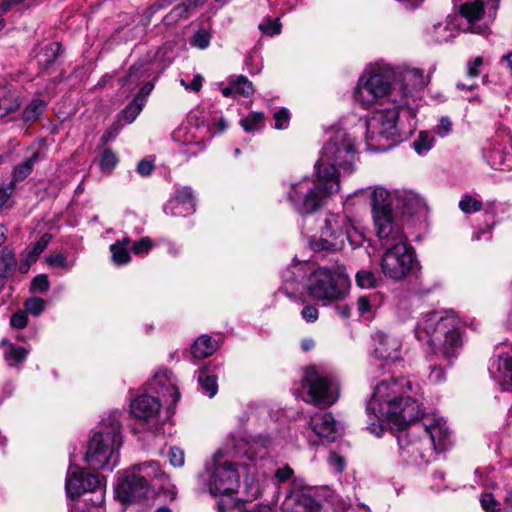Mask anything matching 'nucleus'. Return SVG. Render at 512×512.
<instances>
[{
    "label": "nucleus",
    "instance_id": "nucleus-15",
    "mask_svg": "<svg viewBox=\"0 0 512 512\" xmlns=\"http://www.w3.org/2000/svg\"><path fill=\"white\" fill-rule=\"evenodd\" d=\"M302 388L307 392L308 402L322 407L331 406L338 399V386L314 367L305 370Z\"/></svg>",
    "mask_w": 512,
    "mask_h": 512
},
{
    "label": "nucleus",
    "instance_id": "nucleus-59",
    "mask_svg": "<svg viewBox=\"0 0 512 512\" xmlns=\"http://www.w3.org/2000/svg\"><path fill=\"white\" fill-rule=\"evenodd\" d=\"M275 128L278 130L286 129L290 120V113L287 109L282 108L274 113Z\"/></svg>",
    "mask_w": 512,
    "mask_h": 512
},
{
    "label": "nucleus",
    "instance_id": "nucleus-60",
    "mask_svg": "<svg viewBox=\"0 0 512 512\" xmlns=\"http://www.w3.org/2000/svg\"><path fill=\"white\" fill-rule=\"evenodd\" d=\"M45 262L50 267L68 268L67 258L62 253L50 254L45 258Z\"/></svg>",
    "mask_w": 512,
    "mask_h": 512
},
{
    "label": "nucleus",
    "instance_id": "nucleus-8",
    "mask_svg": "<svg viewBox=\"0 0 512 512\" xmlns=\"http://www.w3.org/2000/svg\"><path fill=\"white\" fill-rule=\"evenodd\" d=\"M346 240L356 247L361 244L363 236L348 216L329 213L324 219L320 237L311 241L310 247L315 252H337L344 248Z\"/></svg>",
    "mask_w": 512,
    "mask_h": 512
},
{
    "label": "nucleus",
    "instance_id": "nucleus-11",
    "mask_svg": "<svg viewBox=\"0 0 512 512\" xmlns=\"http://www.w3.org/2000/svg\"><path fill=\"white\" fill-rule=\"evenodd\" d=\"M213 496H231L239 487V474L232 462L224 459V452L218 450L212 459V465L200 475Z\"/></svg>",
    "mask_w": 512,
    "mask_h": 512
},
{
    "label": "nucleus",
    "instance_id": "nucleus-12",
    "mask_svg": "<svg viewBox=\"0 0 512 512\" xmlns=\"http://www.w3.org/2000/svg\"><path fill=\"white\" fill-rule=\"evenodd\" d=\"M65 489L70 498H78L85 492H91L93 497L89 501L97 508H100L105 501L101 479L97 475L86 473L73 465H70L67 471Z\"/></svg>",
    "mask_w": 512,
    "mask_h": 512
},
{
    "label": "nucleus",
    "instance_id": "nucleus-41",
    "mask_svg": "<svg viewBox=\"0 0 512 512\" xmlns=\"http://www.w3.org/2000/svg\"><path fill=\"white\" fill-rule=\"evenodd\" d=\"M456 24L453 20L448 21L445 25L437 24L433 26V35L436 42H447L452 39L455 34Z\"/></svg>",
    "mask_w": 512,
    "mask_h": 512
},
{
    "label": "nucleus",
    "instance_id": "nucleus-23",
    "mask_svg": "<svg viewBox=\"0 0 512 512\" xmlns=\"http://www.w3.org/2000/svg\"><path fill=\"white\" fill-rule=\"evenodd\" d=\"M155 56V53H148L144 58H141L134 63L130 67L127 75L120 79L121 86L126 88L129 92L138 85L142 78L149 77Z\"/></svg>",
    "mask_w": 512,
    "mask_h": 512
},
{
    "label": "nucleus",
    "instance_id": "nucleus-61",
    "mask_svg": "<svg viewBox=\"0 0 512 512\" xmlns=\"http://www.w3.org/2000/svg\"><path fill=\"white\" fill-rule=\"evenodd\" d=\"M452 121L449 117L443 116L439 120V124L434 128V132L440 137H446L452 131Z\"/></svg>",
    "mask_w": 512,
    "mask_h": 512
},
{
    "label": "nucleus",
    "instance_id": "nucleus-42",
    "mask_svg": "<svg viewBox=\"0 0 512 512\" xmlns=\"http://www.w3.org/2000/svg\"><path fill=\"white\" fill-rule=\"evenodd\" d=\"M198 382L201 386V389L207 393L209 398H212L216 395L218 391V385L215 376L207 375L204 369L200 370L198 374Z\"/></svg>",
    "mask_w": 512,
    "mask_h": 512
},
{
    "label": "nucleus",
    "instance_id": "nucleus-26",
    "mask_svg": "<svg viewBox=\"0 0 512 512\" xmlns=\"http://www.w3.org/2000/svg\"><path fill=\"white\" fill-rule=\"evenodd\" d=\"M310 427L320 437L334 441L339 435V427L331 413L315 414L310 419Z\"/></svg>",
    "mask_w": 512,
    "mask_h": 512
},
{
    "label": "nucleus",
    "instance_id": "nucleus-2",
    "mask_svg": "<svg viewBox=\"0 0 512 512\" xmlns=\"http://www.w3.org/2000/svg\"><path fill=\"white\" fill-rule=\"evenodd\" d=\"M414 332L421 343L446 359L454 357L462 345L461 320L453 311L423 314L418 319Z\"/></svg>",
    "mask_w": 512,
    "mask_h": 512
},
{
    "label": "nucleus",
    "instance_id": "nucleus-4",
    "mask_svg": "<svg viewBox=\"0 0 512 512\" xmlns=\"http://www.w3.org/2000/svg\"><path fill=\"white\" fill-rule=\"evenodd\" d=\"M377 237L381 245L386 247L380 262L381 271L386 278L399 282L419 274L421 264L403 228H394L385 237Z\"/></svg>",
    "mask_w": 512,
    "mask_h": 512
},
{
    "label": "nucleus",
    "instance_id": "nucleus-13",
    "mask_svg": "<svg viewBox=\"0 0 512 512\" xmlns=\"http://www.w3.org/2000/svg\"><path fill=\"white\" fill-rule=\"evenodd\" d=\"M459 12L467 21L463 31L484 34L495 18L499 0H457Z\"/></svg>",
    "mask_w": 512,
    "mask_h": 512
},
{
    "label": "nucleus",
    "instance_id": "nucleus-54",
    "mask_svg": "<svg viewBox=\"0 0 512 512\" xmlns=\"http://www.w3.org/2000/svg\"><path fill=\"white\" fill-rule=\"evenodd\" d=\"M305 264L296 263L288 268L282 275L285 285L289 282H298L303 276Z\"/></svg>",
    "mask_w": 512,
    "mask_h": 512
},
{
    "label": "nucleus",
    "instance_id": "nucleus-14",
    "mask_svg": "<svg viewBox=\"0 0 512 512\" xmlns=\"http://www.w3.org/2000/svg\"><path fill=\"white\" fill-rule=\"evenodd\" d=\"M395 204L394 190L389 191L382 186H375L371 193L372 216L377 235L386 236L394 228H402L395 220L392 205Z\"/></svg>",
    "mask_w": 512,
    "mask_h": 512
},
{
    "label": "nucleus",
    "instance_id": "nucleus-6",
    "mask_svg": "<svg viewBox=\"0 0 512 512\" xmlns=\"http://www.w3.org/2000/svg\"><path fill=\"white\" fill-rule=\"evenodd\" d=\"M122 442L120 414L115 412L93 434L85 457L88 466L93 470H112L119 462Z\"/></svg>",
    "mask_w": 512,
    "mask_h": 512
},
{
    "label": "nucleus",
    "instance_id": "nucleus-16",
    "mask_svg": "<svg viewBox=\"0 0 512 512\" xmlns=\"http://www.w3.org/2000/svg\"><path fill=\"white\" fill-rule=\"evenodd\" d=\"M150 491L148 480L141 476L134 465L118 473L115 486L116 497L123 503H132L145 498Z\"/></svg>",
    "mask_w": 512,
    "mask_h": 512
},
{
    "label": "nucleus",
    "instance_id": "nucleus-40",
    "mask_svg": "<svg viewBox=\"0 0 512 512\" xmlns=\"http://www.w3.org/2000/svg\"><path fill=\"white\" fill-rule=\"evenodd\" d=\"M241 127L247 133H253L264 126V114L262 112H252L240 121Z\"/></svg>",
    "mask_w": 512,
    "mask_h": 512
},
{
    "label": "nucleus",
    "instance_id": "nucleus-7",
    "mask_svg": "<svg viewBox=\"0 0 512 512\" xmlns=\"http://www.w3.org/2000/svg\"><path fill=\"white\" fill-rule=\"evenodd\" d=\"M356 153L355 138L344 129H332L315 163V169H322L328 177L339 181L342 172L350 174L355 170Z\"/></svg>",
    "mask_w": 512,
    "mask_h": 512
},
{
    "label": "nucleus",
    "instance_id": "nucleus-47",
    "mask_svg": "<svg viewBox=\"0 0 512 512\" xmlns=\"http://www.w3.org/2000/svg\"><path fill=\"white\" fill-rule=\"evenodd\" d=\"M236 454L241 457H246L250 461H254L258 457L262 458L265 456L264 451L257 450V443H246L244 441L240 443V446L237 449Z\"/></svg>",
    "mask_w": 512,
    "mask_h": 512
},
{
    "label": "nucleus",
    "instance_id": "nucleus-35",
    "mask_svg": "<svg viewBox=\"0 0 512 512\" xmlns=\"http://www.w3.org/2000/svg\"><path fill=\"white\" fill-rule=\"evenodd\" d=\"M357 311L361 317L370 319L378 308V297L375 294L364 295L357 299Z\"/></svg>",
    "mask_w": 512,
    "mask_h": 512
},
{
    "label": "nucleus",
    "instance_id": "nucleus-10",
    "mask_svg": "<svg viewBox=\"0 0 512 512\" xmlns=\"http://www.w3.org/2000/svg\"><path fill=\"white\" fill-rule=\"evenodd\" d=\"M407 100L400 98L399 101L383 106L369 118L366 123L367 146L373 150H385L381 140L397 141L400 136L398 128L399 113L406 105Z\"/></svg>",
    "mask_w": 512,
    "mask_h": 512
},
{
    "label": "nucleus",
    "instance_id": "nucleus-55",
    "mask_svg": "<svg viewBox=\"0 0 512 512\" xmlns=\"http://www.w3.org/2000/svg\"><path fill=\"white\" fill-rule=\"evenodd\" d=\"M480 503L485 512H500V504L491 493H483L480 497Z\"/></svg>",
    "mask_w": 512,
    "mask_h": 512
},
{
    "label": "nucleus",
    "instance_id": "nucleus-21",
    "mask_svg": "<svg viewBox=\"0 0 512 512\" xmlns=\"http://www.w3.org/2000/svg\"><path fill=\"white\" fill-rule=\"evenodd\" d=\"M195 211V199L190 187H182L176 191L164 207V212L171 216H187Z\"/></svg>",
    "mask_w": 512,
    "mask_h": 512
},
{
    "label": "nucleus",
    "instance_id": "nucleus-49",
    "mask_svg": "<svg viewBox=\"0 0 512 512\" xmlns=\"http://www.w3.org/2000/svg\"><path fill=\"white\" fill-rule=\"evenodd\" d=\"M118 162L119 159L117 155L113 151L106 149L100 157V169L105 173H111L117 166Z\"/></svg>",
    "mask_w": 512,
    "mask_h": 512
},
{
    "label": "nucleus",
    "instance_id": "nucleus-62",
    "mask_svg": "<svg viewBox=\"0 0 512 512\" xmlns=\"http://www.w3.org/2000/svg\"><path fill=\"white\" fill-rule=\"evenodd\" d=\"M245 488L247 492V497L249 499H256L262 493V489L259 482L255 481L253 478L249 479L248 477H246Z\"/></svg>",
    "mask_w": 512,
    "mask_h": 512
},
{
    "label": "nucleus",
    "instance_id": "nucleus-18",
    "mask_svg": "<svg viewBox=\"0 0 512 512\" xmlns=\"http://www.w3.org/2000/svg\"><path fill=\"white\" fill-rule=\"evenodd\" d=\"M416 428H422L431 440L437 452L444 451L451 443V433L446 421L442 417L425 416L421 423L415 424Z\"/></svg>",
    "mask_w": 512,
    "mask_h": 512
},
{
    "label": "nucleus",
    "instance_id": "nucleus-38",
    "mask_svg": "<svg viewBox=\"0 0 512 512\" xmlns=\"http://www.w3.org/2000/svg\"><path fill=\"white\" fill-rule=\"evenodd\" d=\"M290 500L294 501V505L291 509V512H318L319 505L318 503L309 496L306 495H297L294 498H290Z\"/></svg>",
    "mask_w": 512,
    "mask_h": 512
},
{
    "label": "nucleus",
    "instance_id": "nucleus-27",
    "mask_svg": "<svg viewBox=\"0 0 512 512\" xmlns=\"http://www.w3.org/2000/svg\"><path fill=\"white\" fill-rule=\"evenodd\" d=\"M401 77L403 85L401 89H397V92H405V98L412 90L422 89L430 81L429 75H425L422 69L415 67H404Z\"/></svg>",
    "mask_w": 512,
    "mask_h": 512
},
{
    "label": "nucleus",
    "instance_id": "nucleus-52",
    "mask_svg": "<svg viewBox=\"0 0 512 512\" xmlns=\"http://www.w3.org/2000/svg\"><path fill=\"white\" fill-rule=\"evenodd\" d=\"M482 207V202L470 195H465L459 202V208L464 213L478 212Z\"/></svg>",
    "mask_w": 512,
    "mask_h": 512
},
{
    "label": "nucleus",
    "instance_id": "nucleus-48",
    "mask_svg": "<svg viewBox=\"0 0 512 512\" xmlns=\"http://www.w3.org/2000/svg\"><path fill=\"white\" fill-rule=\"evenodd\" d=\"M211 38V33L208 30L201 28L190 38V44L194 48L204 50L209 47Z\"/></svg>",
    "mask_w": 512,
    "mask_h": 512
},
{
    "label": "nucleus",
    "instance_id": "nucleus-43",
    "mask_svg": "<svg viewBox=\"0 0 512 512\" xmlns=\"http://www.w3.org/2000/svg\"><path fill=\"white\" fill-rule=\"evenodd\" d=\"M144 98L135 97L133 101L122 111V117L127 123H132L144 107Z\"/></svg>",
    "mask_w": 512,
    "mask_h": 512
},
{
    "label": "nucleus",
    "instance_id": "nucleus-57",
    "mask_svg": "<svg viewBox=\"0 0 512 512\" xmlns=\"http://www.w3.org/2000/svg\"><path fill=\"white\" fill-rule=\"evenodd\" d=\"M50 288V282L46 274H39L32 280L31 291L33 293H44Z\"/></svg>",
    "mask_w": 512,
    "mask_h": 512
},
{
    "label": "nucleus",
    "instance_id": "nucleus-1",
    "mask_svg": "<svg viewBox=\"0 0 512 512\" xmlns=\"http://www.w3.org/2000/svg\"><path fill=\"white\" fill-rule=\"evenodd\" d=\"M420 387L406 377L379 382L366 405L370 433L381 437L385 423L402 431L422 415Z\"/></svg>",
    "mask_w": 512,
    "mask_h": 512
},
{
    "label": "nucleus",
    "instance_id": "nucleus-34",
    "mask_svg": "<svg viewBox=\"0 0 512 512\" xmlns=\"http://www.w3.org/2000/svg\"><path fill=\"white\" fill-rule=\"evenodd\" d=\"M39 153L35 152L33 155L26 159L23 163L17 165L12 173V179L9 183H13L16 187V183L26 179L32 172L34 164L38 161Z\"/></svg>",
    "mask_w": 512,
    "mask_h": 512
},
{
    "label": "nucleus",
    "instance_id": "nucleus-19",
    "mask_svg": "<svg viewBox=\"0 0 512 512\" xmlns=\"http://www.w3.org/2000/svg\"><path fill=\"white\" fill-rule=\"evenodd\" d=\"M374 354L377 358L385 361H395L399 359L402 343L399 338L377 331L372 335Z\"/></svg>",
    "mask_w": 512,
    "mask_h": 512
},
{
    "label": "nucleus",
    "instance_id": "nucleus-36",
    "mask_svg": "<svg viewBox=\"0 0 512 512\" xmlns=\"http://www.w3.org/2000/svg\"><path fill=\"white\" fill-rule=\"evenodd\" d=\"M52 239V235L44 233L35 243H31L23 252V257H28L29 262H36L41 253L46 249Z\"/></svg>",
    "mask_w": 512,
    "mask_h": 512
},
{
    "label": "nucleus",
    "instance_id": "nucleus-64",
    "mask_svg": "<svg viewBox=\"0 0 512 512\" xmlns=\"http://www.w3.org/2000/svg\"><path fill=\"white\" fill-rule=\"evenodd\" d=\"M483 65V58L478 56L467 63V77L476 78L480 74V67Z\"/></svg>",
    "mask_w": 512,
    "mask_h": 512
},
{
    "label": "nucleus",
    "instance_id": "nucleus-33",
    "mask_svg": "<svg viewBox=\"0 0 512 512\" xmlns=\"http://www.w3.org/2000/svg\"><path fill=\"white\" fill-rule=\"evenodd\" d=\"M217 349V343L208 335L196 339L191 348L194 358L203 359L212 355Z\"/></svg>",
    "mask_w": 512,
    "mask_h": 512
},
{
    "label": "nucleus",
    "instance_id": "nucleus-3",
    "mask_svg": "<svg viewBox=\"0 0 512 512\" xmlns=\"http://www.w3.org/2000/svg\"><path fill=\"white\" fill-rule=\"evenodd\" d=\"M353 96L362 108L376 109L405 98V92H397L395 72L391 66L375 64L369 65L362 72Z\"/></svg>",
    "mask_w": 512,
    "mask_h": 512
},
{
    "label": "nucleus",
    "instance_id": "nucleus-32",
    "mask_svg": "<svg viewBox=\"0 0 512 512\" xmlns=\"http://www.w3.org/2000/svg\"><path fill=\"white\" fill-rule=\"evenodd\" d=\"M47 103L40 99H32L22 110L21 119L25 124L36 122L45 112Z\"/></svg>",
    "mask_w": 512,
    "mask_h": 512
},
{
    "label": "nucleus",
    "instance_id": "nucleus-53",
    "mask_svg": "<svg viewBox=\"0 0 512 512\" xmlns=\"http://www.w3.org/2000/svg\"><path fill=\"white\" fill-rule=\"evenodd\" d=\"M356 283L361 288H372L376 285V275L369 270H361L356 274Z\"/></svg>",
    "mask_w": 512,
    "mask_h": 512
},
{
    "label": "nucleus",
    "instance_id": "nucleus-46",
    "mask_svg": "<svg viewBox=\"0 0 512 512\" xmlns=\"http://www.w3.org/2000/svg\"><path fill=\"white\" fill-rule=\"evenodd\" d=\"M190 13L187 8L180 2L163 18V23L166 26H173L181 19H187Z\"/></svg>",
    "mask_w": 512,
    "mask_h": 512
},
{
    "label": "nucleus",
    "instance_id": "nucleus-24",
    "mask_svg": "<svg viewBox=\"0 0 512 512\" xmlns=\"http://www.w3.org/2000/svg\"><path fill=\"white\" fill-rule=\"evenodd\" d=\"M134 467L141 476H144L146 480L157 481L159 487L163 490H166L171 495V498L175 497V486L170 483L169 476L162 470L158 462L147 461L134 465Z\"/></svg>",
    "mask_w": 512,
    "mask_h": 512
},
{
    "label": "nucleus",
    "instance_id": "nucleus-56",
    "mask_svg": "<svg viewBox=\"0 0 512 512\" xmlns=\"http://www.w3.org/2000/svg\"><path fill=\"white\" fill-rule=\"evenodd\" d=\"M153 247V241L149 237H143L138 241H135L131 246V251L135 255L147 254Z\"/></svg>",
    "mask_w": 512,
    "mask_h": 512
},
{
    "label": "nucleus",
    "instance_id": "nucleus-20",
    "mask_svg": "<svg viewBox=\"0 0 512 512\" xmlns=\"http://www.w3.org/2000/svg\"><path fill=\"white\" fill-rule=\"evenodd\" d=\"M489 373L502 390L512 391L511 356L507 353H500L496 358H493L489 366Z\"/></svg>",
    "mask_w": 512,
    "mask_h": 512
},
{
    "label": "nucleus",
    "instance_id": "nucleus-51",
    "mask_svg": "<svg viewBox=\"0 0 512 512\" xmlns=\"http://www.w3.org/2000/svg\"><path fill=\"white\" fill-rule=\"evenodd\" d=\"M259 30L267 36H274L278 35L281 32V23L278 18L271 19V18H265L263 21L259 24Z\"/></svg>",
    "mask_w": 512,
    "mask_h": 512
},
{
    "label": "nucleus",
    "instance_id": "nucleus-17",
    "mask_svg": "<svg viewBox=\"0 0 512 512\" xmlns=\"http://www.w3.org/2000/svg\"><path fill=\"white\" fill-rule=\"evenodd\" d=\"M160 399L149 393H142L130 402V413L148 429L156 431L163 423Z\"/></svg>",
    "mask_w": 512,
    "mask_h": 512
},
{
    "label": "nucleus",
    "instance_id": "nucleus-25",
    "mask_svg": "<svg viewBox=\"0 0 512 512\" xmlns=\"http://www.w3.org/2000/svg\"><path fill=\"white\" fill-rule=\"evenodd\" d=\"M22 105L19 93L6 86H0V121H14Z\"/></svg>",
    "mask_w": 512,
    "mask_h": 512
},
{
    "label": "nucleus",
    "instance_id": "nucleus-28",
    "mask_svg": "<svg viewBox=\"0 0 512 512\" xmlns=\"http://www.w3.org/2000/svg\"><path fill=\"white\" fill-rule=\"evenodd\" d=\"M394 198L396 207L408 215L416 213L424 205L421 197L410 190H394Z\"/></svg>",
    "mask_w": 512,
    "mask_h": 512
},
{
    "label": "nucleus",
    "instance_id": "nucleus-44",
    "mask_svg": "<svg viewBox=\"0 0 512 512\" xmlns=\"http://www.w3.org/2000/svg\"><path fill=\"white\" fill-rule=\"evenodd\" d=\"M474 476L477 484L480 486L494 487L496 485L495 471L489 467L475 469Z\"/></svg>",
    "mask_w": 512,
    "mask_h": 512
},
{
    "label": "nucleus",
    "instance_id": "nucleus-31",
    "mask_svg": "<svg viewBox=\"0 0 512 512\" xmlns=\"http://www.w3.org/2000/svg\"><path fill=\"white\" fill-rule=\"evenodd\" d=\"M484 158L495 170L509 171L512 169V155H509L500 147L494 146L484 151Z\"/></svg>",
    "mask_w": 512,
    "mask_h": 512
},
{
    "label": "nucleus",
    "instance_id": "nucleus-30",
    "mask_svg": "<svg viewBox=\"0 0 512 512\" xmlns=\"http://www.w3.org/2000/svg\"><path fill=\"white\" fill-rule=\"evenodd\" d=\"M0 347L3 350L4 360L10 367L22 364L30 352L28 348L17 346L7 339L1 340Z\"/></svg>",
    "mask_w": 512,
    "mask_h": 512
},
{
    "label": "nucleus",
    "instance_id": "nucleus-58",
    "mask_svg": "<svg viewBox=\"0 0 512 512\" xmlns=\"http://www.w3.org/2000/svg\"><path fill=\"white\" fill-rule=\"evenodd\" d=\"M45 307V301L41 298H31L25 302V308L27 312L34 316H38L42 313Z\"/></svg>",
    "mask_w": 512,
    "mask_h": 512
},
{
    "label": "nucleus",
    "instance_id": "nucleus-50",
    "mask_svg": "<svg viewBox=\"0 0 512 512\" xmlns=\"http://www.w3.org/2000/svg\"><path fill=\"white\" fill-rule=\"evenodd\" d=\"M112 260L117 265H124L130 262V254L128 249L120 244H112L110 246Z\"/></svg>",
    "mask_w": 512,
    "mask_h": 512
},
{
    "label": "nucleus",
    "instance_id": "nucleus-22",
    "mask_svg": "<svg viewBox=\"0 0 512 512\" xmlns=\"http://www.w3.org/2000/svg\"><path fill=\"white\" fill-rule=\"evenodd\" d=\"M150 389L160 397H169L171 404H176L180 394L178 392L172 372L163 370L157 372L149 383Z\"/></svg>",
    "mask_w": 512,
    "mask_h": 512
},
{
    "label": "nucleus",
    "instance_id": "nucleus-9",
    "mask_svg": "<svg viewBox=\"0 0 512 512\" xmlns=\"http://www.w3.org/2000/svg\"><path fill=\"white\" fill-rule=\"evenodd\" d=\"M349 287V279L339 266L318 267L310 274L307 282L311 298L323 305L344 300Z\"/></svg>",
    "mask_w": 512,
    "mask_h": 512
},
{
    "label": "nucleus",
    "instance_id": "nucleus-63",
    "mask_svg": "<svg viewBox=\"0 0 512 512\" xmlns=\"http://www.w3.org/2000/svg\"><path fill=\"white\" fill-rule=\"evenodd\" d=\"M169 462L174 467L183 466L184 451L178 447H171L169 450Z\"/></svg>",
    "mask_w": 512,
    "mask_h": 512
},
{
    "label": "nucleus",
    "instance_id": "nucleus-37",
    "mask_svg": "<svg viewBox=\"0 0 512 512\" xmlns=\"http://www.w3.org/2000/svg\"><path fill=\"white\" fill-rule=\"evenodd\" d=\"M60 44L57 42L46 45L38 54V63L44 68L48 69L57 59L60 52Z\"/></svg>",
    "mask_w": 512,
    "mask_h": 512
},
{
    "label": "nucleus",
    "instance_id": "nucleus-29",
    "mask_svg": "<svg viewBox=\"0 0 512 512\" xmlns=\"http://www.w3.org/2000/svg\"><path fill=\"white\" fill-rule=\"evenodd\" d=\"M174 141L187 147L183 152L189 155H196L205 148L204 142L197 140L193 134V129L187 126L178 127L173 133Z\"/></svg>",
    "mask_w": 512,
    "mask_h": 512
},
{
    "label": "nucleus",
    "instance_id": "nucleus-39",
    "mask_svg": "<svg viewBox=\"0 0 512 512\" xmlns=\"http://www.w3.org/2000/svg\"><path fill=\"white\" fill-rule=\"evenodd\" d=\"M228 84L233 85L236 94H240L244 97H249L254 93L252 83L246 76L234 75L229 77Z\"/></svg>",
    "mask_w": 512,
    "mask_h": 512
},
{
    "label": "nucleus",
    "instance_id": "nucleus-5",
    "mask_svg": "<svg viewBox=\"0 0 512 512\" xmlns=\"http://www.w3.org/2000/svg\"><path fill=\"white\" fill-rule=\"evenodd\" d=\"M328 177L326 171L316 170V178L303 177L291 182L286 191L287 200L301 215H310L320 209L326 199L340 190V182Z\"/></svg>",
    "mask_w": 512,
    "mask_h": 512
},
{
    "label": "nucleus",
    "instance_id": "nucleus-45",
    "mask_svg": "<svg viewBox=\"0 0 512 512\" xmlns=\"http://www.w3.org/2000/svg\"><path fill=\"white\" fill-rule=\"evenodd\" d=\"M434 144V138L428 131L419 132L417 138L413 142V147L415 151L422 155L428 152Z\"/></svg>",
    "mask_w": 512,
    "mask_h": 512
}]
</instances>
